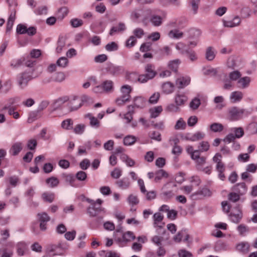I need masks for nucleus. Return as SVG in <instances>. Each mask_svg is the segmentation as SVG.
<instances>
[{
    "label": "nucleus",
    "instance_id": "9",
    "mask_svg": "<svg viewBox=\"0 0 257 257\" xmlns=\"http://www.w3.org/2000/svg\"><path fill=\"white\" fill-rule=\"evenodd\" d=\"M190 82L189 77H180L176 80V85L179 88H183L188 85Z\"/></svg>",
    "mask_w": 257,
    "mask_h": 257
},
{
    "label": "nucleus",
    "instance_id": "59",
    "mask_svg": "<svg viewBox=\"0 0 257 257\" xmlns=\"http://www.w3.org/2000/svg\"><path fill=\"white\" fill-rule=\"evenodd\" d=\"M232 80L229 78H225L223 80V82L224 83V85L223 88L225 90H230L233 87V84L232 83Z\"/></svg>",
    "mask_w": 257,
    "mask_h": 257
},
{
    "label": "nucleus",
    "instance_id": "28",
    "mask_svg": "<svg viewBox=\"0 0 257 257\" xmlns=\"http://www.w3.org/2000/svg\"><path fill=\"white\" fill-rule=\"evenodd\" d=\"M224 128L223 125L220 123L214 122L210 125V130L214 133L221 132Z\"/></svg>",
    "mask_w": 257,
    "mask_h": 257
},
{
    "label": "nucleus",
    "instance_id": "32",
    "mask_svg": "<svg viewBox=\"0 0 257 257\" xmlns=\"http://www.w3.org/2000/svg\"><path fill=\"white\" fill-rule=\"evenodd\" d=\"M162 110L163 109L161 106H158L150 109V112L151 113V117L152 118L157 117L159 115Z\"/></svg>",
    "mask_w": 257,
    "mask_h": 257
},
{
    "label": "nucleus",
    "instance_id": "44",
    "mask_svg": "<svg viewBox=\"0 0 257 257\" xmlns=\"http://www.w3.org/2000/svg\"><path fill=\"white\" fill-rule=\"evenodd\" d=\"M241 74L238 70L233 71L231 72L228 74L229 78L232 81H236L240 78Z\"/></svg>",
    "mask_w": 257,
    "mask_h": 257
},
{
    "label": "nucleus",
    "instance_id": "38",
    "mask_svg": "<svg viewBox=\"0 0 257 257\" xmlns=\"http://www.w3.org/2000/svg\"><path fill=\"white\" fill-rule=\"evenodd\" d=\"M122 237L123 241L126 242L130 241L131 240L135 239V236L133 232L131 231H127L125 233L122 234Z\"/></svg>",
    "mask_w": 257,
    "mask_h": 257
},
{
    "label": "nucleus",
    "instance_id": "16",
    "mask_svg": "<svg viewBox=\"0 0 257 257\" xmlns=\"http://www.w3.org/2000/svg\"><path fill=\"white\" fill-rule=\"evenodd\" d=\"M250 248L249 244L247 242H241L236 245V249L239 252L245 254L247 253Z\"/></svg>",
    "mask_w": 257,
    "mask_h": 257
},
{
    "label": "nucleus",
    "instance_id": "13",
    "mask_svg": "<svg viewBox=\"0 0 257 257\" xmlns=\"http://www.w3.org/2000/svg\"><path fill=\"white\" fill-rule=\"evenodd\" d=\"M115 184L121 189H126L131 185V182L127 177H124L116 181Z\"/></svg>",
    "mask_w": 257,
    "mask_h": 257
},
{
    "label": "nucleus",
    "instance_id": "43",
    "mask_svg": "<svg viewBox=\"0 0 257 257\" xmlns=\"http://www.w3.org/2000/svg\"><path fill=\"white\" fill-rule=\"evenodd\" d=\"M184 53H185L184 55H186V56L192 62L196 60L197 59L196 53L193 50L189 49L188 51H184Z\"/></svg>",
    "mask_w": 257,
    "mask_h": 257
},
{
    "label": "nucleus",
    "instance_id": "55",
    "mask_svg": "<svg viewBox=\"0 0 257 257\" xmlns=\"http://www.w3.org/2000/svg\"><path fill=\"white\" fill-rule=\"evenodd\" d=\"M210 147V145L209 143L207 141H202L199 144L198 150H200V153L201 152H206L207 151Z\"/></svg>",
    "mask_w": 257,
    "mask_h": 257
},
{
    "label": "nucleus",
    "instance_id": "60",
    "mask_svg": "<svg viewBox=\"0 0 257 257\" xmlns=\"http://www.w3.org/2000/svg\"><path fill=\"white\" fill-rule=\"evenodd\" d=\"M149 137L151 139L157 141H161V134L158 132L154 131L153 132H150L149 133Z\"/></svg>",
    "mask_w": 257,
    "mask_h": 257
},
{
    "label": "nucleus",
    "instance_id": "18",
    "mask_svg": "<svg viewBox=\"0 0 257 257\" xmlns=\"http://www.w3.org/2000/svg\"><path fill=\"white\" fill-rule=\"evenodd\" d=\"M242 98L243 93L239 91L232 92L230 96V99L232 103L239 102Z\"/></svg>",
    "mask_w": 257,
    "mask_h": 257
},
{
    "label": "nucleus",
    "instance_id": "27",
    "mask_svg": "<svg viewBox=\"0 0 257 257\" xmlns=\"http://www.w3.org/2000/svg\"><path fill=\"white\" fill-rule=\"evenodd\" d=\"M101 85L104 91L109 92L113 90V83L111 80H105Z\"/></svg>",
    "mask_w": 257,
    "mask_h": 257
},
{
    "label": "nucleus",
    "instance_id": "22",
    "mask_svg": "<svg viewBox=\"0 0 257 257\" xmlns=\"http://www.w3.org/2000/svg\"><path fill=\"white\" fill-rule=\"evenodd\" d=\"M187 100V97L183 94L177 93L175 97V103L178 106L183 105Z\"/></svg>",
    "mask_w": 257,
    "mask_h": 257
},
{
    "label": "nucleus",
    "instance_id": "1",
    "mask_svg": "<svg viewBox=\"0 0 257 257\" xmlns=\"http://www.w3.org/2000/svg\"><path fill=\"white\" fill-rule=\"evenodd\" d=\"M251 111L239 108L236 106L230 108L228 110L229 116L231 120H238L241 119L244 115L248 116L251 114Z\"/></svg>",
    "mask_w": 257,
    "mask_h": 257
},
{
    "label": "nucleus",
    "instance_id": "58",
    "mask_svg": "<svg viewBox=\"0 0 257 257\" xmlns=\"http://www.w3.org/2000/svg\"><path fill=\"white\" fill-rule=\"evenodd\" d=\"M37 215L39 217L38 220H39V222H47L50 220V217L45 212H43L42 213H38Z\"/></svg>",
    "mask_w": 257,
    "mask_h": 257
},
{
    "label": "nucleus",
    "instance_id": "36",
    "mask_svg": "<svg viewBox=\"0 0 257 257\" xmlns=\"http://www.w3.org/2000/svg\"><path fill=\"white\" fill-rule=\"evenodd\" d=\"M240 195L235 192H230L228 194L227 198L229 201L235 203L240 199Z\"/></svg>",
    "mask_w": 257,
    "mask_h": 257
},
{
    "label": "nucleus",
    "instance_id": "54",
    "mask_svg": "<svg viewBox=\"0 0 257 257\" xmlns=\"http://www.w3.org/2000/svg\"><path fill=\"white\" fill-rule=\"evenodd\" d=\"M27 29L28 28L26 25L20 24L17 27L16 31L19 34H25L27 33Z\"/></svg>",
    "mask_w": 257,
    "mask_h": 257
},
{
    "label": "nucleus",
    "instance_id": "63",
    "mask_svg": "<svg viewBox=\"0 0 257 257\" xmlns=\"http://www.w3.org/2000/svg\"><path fill=\"white\" fill-rule=\"evenodd\" d=\"M122 171L118 168H115L111 172V176L114 179L119 178L121 175Z\"/></svg>",
    "mask_w": 257,
    "mask_h": 257
},
{
    "label": "nucleus",
    "instance_id": "51",
    "mask_svg": "<svg viewBox=\"0 0 257 257\" xmlns=\"http://www.w3.org/2000/svg\"><path fill=\"white\" fill-rule=\"evenodd\" d=\"M105 48L108 51H114L118 49V46L115 42H112L106 45Z\"/></svg>",
    "mask_w": 257,
    "mask_h": 257
},
{
    "label": "nucleus",
    "instance_id": "64",
    "mask_svg": "<svg viewBox=\"0 0 257 257\" xmlns=\"http://www.w3.org/2000/svg\"><path fill=\"white\" fill-rule=\"evenodd\" d=\"M179 257H193V254L185 249H180L178 251Z\"/></svg>",
    "mask_w": 257,
    "mask_h": 257
},
{
    "label": "nucleus",
    "instance_id": "34",
    "mask_svg": "<svg viewBox=\"0 0 257 257\" xmlns=\"http://www.w3.org/2000/svg\"><path fill=\"white\" fill-rule=\"evenodd\" d=\"M46 182L47 184L49 185V186L51 188L57 187L59 183V180L55 177H51L46 179Z\"/></svg>",
    "mask_w": 257,
    "mask_h": 257
},
{
    "label": "nucleus",
    "instance_id": "19",
    "mask_svg": "<svg viewBox=\"0 0 257 257\" xmlns=\"http://www.w3.org/2000/svg\"><path fill=\"white\" fill-rule=\"evenodd\" d=\"M125 29V24L123 23H119L118 27L113 26L111 28L109 34L112 36L115 33L123 32Z\"/></svg>",
    "mask_w": 257,
    "mask_h": 257
},
{
    "label": "nucleus",
    "instance_id": "24",
    "mask_svg": "<svg viewBox=\"0 0 257 257\" xmlns=\"http://www.w3.org/2000/svg\"><path fill=\"white\" fill-rule=\"evenodd\" d=\"M205 134L200 132H197L190 137H186V140L190 141H197L203 139L205 137Z\"/></svg>",
    "mask_w": 257,
    "mask_h": 257
},
{
    "label": "nucleus",
    "instance_id": "41",
    "mask_svg": "<svg viewBox=\"0 0 257 257\" xmlns=\"http://www.w3.org/2000/svg\"><path fill=\"white\" fill-rule=\"evenodd\" d=\"M186 127V123L182 118H180L177 121L174 128L176 130H184Z\"/></svg>",
    "mask_w": 257,
    "mask_h": 257
},
{
    "label": "nucleus",
    "instance_id": "42",
    "mask_svg": "<svg viewBox=\"0 0 257 257\" xmlns=\"http://www.w3.org/2000/svg\"><path fill=\"white\" fill-rule=\"evenodd\" d=\"M137 42V39L134 36H131L126 40L125 43V46L128 48H131L133 47Z\"/></svg>",
    "mask_w": 257,
    "mask_h": 257
},
{
    "label": "nucleus",
    "instance_id": "30",
    "mask_svg": "<svg viewBox=\"0 0 257 257\" xmlns=\"http://www.w3.org/2000/svg\"><path fill=\"white\" fill-rule=\"evenodd\" d=\"M131 96V95H122L115 100L116 103L118 105H122L124 104L126 102L130 101V98Z\"/></svg>",
    "mask_w": 257,
    "mask_h": 257
},
{
    "label": "nucleus",
    "instance_id": "17",
    "mask_svg": "<svg viewBox=\"0 0 257 257\" xmlns=\"http://www.w3.org/2000/svg\"><path fill=\"white\" fill-rule=\"evenodd\" d=\"M146 74L148 77L151 79H153L157 75V72L155 70L154 66L151 64H148L145 67Z\"/></svg>",
    "mask_w": 257,
    "mask_h": 257
},
{
    "label": "nucleus",
    "instance_id": "5",
    "mask_svg": "<svg viewBox=\"0 0 257 257\" xmlns=\"http://www.w3.org/2000/svg\"><path fill=\"white\" fill-rule=\"evenodd\" d=\"M106 71L113 76L119 75L124 72V69L122 66H116L112 64H108L106 68Z\"/></svg>",
    "mask_w": 257,
    "mask_h": 257
},
{
    "label": "nucleus",
    "instance_id": "57",
    "mask_svg": "<svg viewBox=\"0 0 257 257\" xmlns=\"http://www.w3.org/2000/svg\"><path fill=\"white\" fill-rule=\"evenodd\" d=\"M132 91V88L128 85H124L121 87V92L123 95H131L130 93Z\"/></svg>",
    "mask_w": 257,
    "mask_h": 257
},
{
    "label": "nucleus",
    "instance_id": "39",
    "mask_svg": "<svg viewBox=\"0 0 257 257\" xmlns=\"http://www.w3.org/2000/svg\"><path fill=\"white\" fill-rule=\"evenodd\" d=\"M65 46V41L63 37L59 38L57 42V47L56 51L60 53L62 51L63 48Z\"/></svg>",
    "mask_w": 257,
    "mask_h": 257
},
{
    "label": "nucleus",
    "instance_id": "49",
    "mask_svg": "<svg viewBox=\"0 0 257 257\" xmlns=\"http://www.w3.org/2000/svg\"><path fill=\"white\" fill-rule=\"evenodd\" d=\"M68 63V60L67 58L62 57L57 60L56 62L57 65L61 67H66Z\"/></svg>",
    "mask_w": 257,
    "mask_h": 257
},
{
    "label": "nucleus",
    "instance_id": "4",
    "mask_svg": "<svg viewBox=\"0 0 257 257\" xmlns=\"http://www.w3.org/2000/svg\"><path fill=\"white\" fill-rule=\"evenodd\" d=\"M192 159L195 162L196 169L198 170H201L202 167L206 163V158L200 157V152H196L192 155Z\"/></svg>",
    "mask_w": 257,
    "mask_h": 257
},
{
    "label": "nucleus",
    "instance_id": "31",
    "mask_svg": "<svg viewBox=\"0 0 257 257\" xmlns=\"http://www.w3.org/2000/svg\"><path fill=\"white\" fill-rule=\"evenodd\" d=\"M15 20V14H11L8 19L7 24V28H6V32L8 33L11 31V29L13 28L14 23Z\"/></svg>",
    "mask_w": 257,
    "mask_h": 257
},
{
    "label": "nucleus",
    "instance_id": "52",
    "mask_svg": "<svg viewBox=\"0 0 257 257\" xmlns=\"http://www.w3.org/2000/svg\"><path fill=\"white\" fill-rule=\"evenodd\" d=\"M26 249V245L24 243H19L17 245V253L19 255L22 256L24 254Z\"/></svg>",
    "mask_w": 257,
    "mask_h": 257
},
{
    "label": "nucleus",
    "instance_id": "14",
    "mask_svg": "<svg viewBox=\"0 0 257 257\" xmlns=\"http://www.w3.org/2000/svg\"><path fill=\"white\" fill-rule=\"evenodd\" d=\"M150 21L154 26H159L162 23V18L161 16L152 15L151 13L148 16V22Z\"/></svg>",
    "mask_w": 257,
    "mask_h": 257
},
{
    "label": "nucleus",
    "instance_id": "25",
    "mask_svg": "<svg viewBox=\"0 0 257 257\" xmlns=\"http://www.w3.org/2000/svg\"><path fill=\"white\" fill-rule=\"evenodd\" d=\"M215 57V53L214 48L212 47H208L207 48L205 52V58L208 61H212Z\"/></svg>",
    "mask_w": 257,
    "mask_h": 257
},
{
    "label": "nucleus",
    "instance_id": "21",
    "mask_svg": "<svg viewBox=\"0 0 257 257\" xmlns=\"http://www.w3.org/2000/svg\"><path fill=\"white\" fill-rule=\"evenodd\" d=\"M155 181L156 182H159L163 177L168 178L169 175L164 170L160 169L158 170L155 173Z\"/></svg>",
    "mask_w": 257,
    "mask_h": 257
},
{
    "label": "nucleus",
    "instance_id": "62",
    "mask_svg": "<svg viewBox=\"0 0 257 257\" xmlns=\"http://www.w3.org/2000/svg\"><path fill=\"white\" fill-rule=\"evenodd\" d=\"M70 24L73 28H77L83 25V21L82 20L78 19H73L70 21Z\"/></svg>",
    "mask_w": 257,
    "mask_h": 257
},
{
    "label": "nucleus",
    "instance_id": "10",
    "mask_svg": "<svg viewBox=\"0 0 257 257\" xmlns=\"http://www.w3.org/2000/svg\"><path fill=\"white\" fill-rule=\"evenodd\" d=\"M82 106V102L78 99L77 96H74L73 99L71 100L69 103V107L70 111L77 110Z\"/></svg>",
    "mask_w": 257,
    "mask_h": 257
},
{
    "label": "nucleus",
    "instance_id": "48",
    "mask_svg": "<svg viewBox=\"0 0 257 257\" xmlns=\"http://www.w3.org/2000/svg\"><path fill=\"white\" fill-rule=\"evenodd\" d=\"M227 66L228 68L234 69L236 67L235 58L234 56H230L227 60Z\"/></svg>",
    "mask_w": 257,
    "mask_h": 257
},
{
    "label": "nucleus",
    "instance_id": "40",
    "mask_svg": "<svg viewBox=\"0 0 257 257\" xmlns=\"http://www.w3.org/2000/svg\"><path fill=\"white\" fill-rule=\"evenodd\" d=\"M231 131L234 133L235 135L234 136L235 137V138H240L244 135V131L241 127L232 128H231Z\"/></svg>",
    "mask_w": 257,
    "mask_h": 257
},
{
    "label": "nucleus",
    "instance_id": "26",
    "mask_svg": "<svg viewBox=\"0 0 257 257\" xmlns=\"http://www.w3.org/2000/svg\"><path fill=\"white\" fill-rule=\"evenodd\" d=\"M41 112L37 109L36 110L32 111L29 114L28 121L31 122L41 117Z\"/></svg>",
    "mask_w": 257,
    "mask_h": 257
},
{
    "label": "nucleus",
    "instance_id": "56",
    "mask_svg": "<svg viewBox=\"0 0 257 257\" xmlns=\"http://www.w3.org/2000/svg\"><path fill=\"white\" fill-rule=\"evenodd\" d=\"M68 10L67 7H64L60 8L58 11V17L61 19H63L68 14Z\"/></svg>",
    "mask_w": 257,
    "mask_h": 257
},
{
    "label": "nucleus",
    "instance_id": "11",
    "mask_svg": "<svg viewBox=\"0 0 257 257\" xmlns=\"http://www.w3.org/2000/svg\"><path fill=\"white\" fill-rule=\"evenodd\" d=\"M103 211V209L100 206L96 207L95 203H94L92 206H89L87 208V212L91 217H95L97 216L99 213Z\"/></svg>",
    "mask_w": 257,
    "mask_h": 257
},
{
    "label": "nucleus",
    "instance_id": "45",
    "mask_svg": "<svg viewBox=\"0 0 257 257\" xmlns=\"http://www.w3.org/2000/svg\"><path fill=\"white\" fill-rule=\"evenodd\" d=\"M55 195L54 193L45 192L42 194V198L45 201L51 203L54 199Z\"/></svg>",
    "mask_w": 257,
    "mask_h": 257
},
{
    "label": "nucleus",
    "instance_id": "3",
    "mask_svg": "<svg viewBox=\"0 0 257 257\" xmlns=\"http://www.w3.org/2000/svg\"><path fill=\"white\" fill-rule=\"evenodd\" d=\"M33 78L32 75L28 72H23L20 74L17 77V82L19 86L24 89L28 84L29 81Z\"/></svg>",
    "mask_w": 257,
    "mask_h": 257
},
{
    "label": "nucleus",
    "instance_id": "47",
    "mask_svg": "<svg viewBox=\"0 0 257 257\" xmlns=\"http://www.w3.org/2000/svg\"><path fill=\"white\" fill-rule=\"evenodd\" d=\"M73 121L71 119H67L62 121L61 126L66 130H71L72 128Z\"/></svg>",
    "mask_w": 257,
    "mask_h": 257
},
{
    "label": "nucleus",
    "instance_id": "61",
    "mask_svg": "<svg viewBox=\"0 0 257 257\" xmlns=\"http://www.w3.org/2000/svg\"><path fill=\"white\" fill-rule=\"evenodd\" d=\"M75 177L79 181H83L87 178V174L83 171H80L76 174Z\"/></svg>",
    "mask_w": 257,
    "mask_h": 257
},
{
    "label": "nucleus",
    "instance_id": "15",
    "mask_svg": "<svg viewBox=\"0 0 257 257\" xmlns=\"http://www.w3.org/2000/svg\"><path fill=\"white\" fill-rule=\"evenodd\" d=\"M85 117H87L89 119V124L91 127L94 128H98L99 127L100 125V121L98 120L97 118L92 116V114L88 113L86 114Z\"/></svg>",
    "mask_w": 257,
    "mask_h": 257
},
{
    "label": "nucleus",
    "instance_id": "46",
    "mask_svg": "<svg viewBox=\"0 0 257 257\" xmlns=\"http://www.w3.org/2000/svg\"><path fill=\"white\" fill-rule=\"evenodd\" d=\"M136 141L135 137L132 136H127L123 139V144L125 146H130L134 144Z\"/></svg>",
    "mask_w": 257,
    "mask_h": 257
},
{
    "label": "nucleus",
    "instance_id": "29",
    "mask_svg": "<svg viewBox=\"0 0 257 257\" xmlns=\"http://www.w3.org/2000/svg\"><path fill=\"white\" fill-rule=\"evenodd\" d=\"M168 36L172 38L180 39L183 36V33L179 30L174 29L169 32Z\"/></svg>",
    "mask_w": 257,
    "mask_h": 257
},
{
    "label": "nucleus",
    "instance_id": "23",
    "mask_svg": "<svg viewBox=\"0 0 257 257\" xmlns=\"http://www.w3.org/2000/svg\"><path fill=\"white\" fill-rule=\"evenodd\" d=\"M66 76L64 72H58L52 75L53 81L56 82H61L65 79Z\"/></svg>",
    "mask_w": 257,
    "mask_h": 257
},
{
    "label": "nucleus",
    "instance_id": "20",
    "mask_svg": "<svg viewBox=\"0 0 257 257\" xmlns=\"http://www.w3.org/2000/svg\"><path fill=\"white\" fill-rule=\"evenodd\" d=\"M174 85L170 82H167L162 84V88L164 93L168 94L172 93L174 90Z\"/></svg>",
    "mask_w": 257,
    "mask_h": 257
},
{
    "label": "nucleus",
    "instance_id": "12",
    "mask_svg": "<svg viewBox=\"0 0 257 257\" xmlns=\"http://www.w3.org/2000/svg\"><path fill=\"white\" fill-rule=\"evenodd\" d=\"M23 148V143L16 142L14 143L10 150V153L13 156H17L22 150Z\"/></svg>",
    "mask_w": 257,
    "mask_h": 257
},
{
    "label": "nucleus",
    "instance_id": "35",
    "mask_svg": "<svg viewBox=\"0 0 257 257\" xmlns=\"http://www.w3.org/2000/svg\"><path fill=\"white\" fill-rule=\"evenodd\" d=\"M250 81V78L248 77H244L239 79L237 81V83L240 85V86H239V87L242 88L247 87L249 84Z\"/></svg>",
    "mask_w": 257,
    "mask_h": 257
},
{
    "label": "nucleus",
    "instance_id": "6",
    "mask_svg": "<svg viewBox=\"0 0 257 257\" xmlns=\"http://www.w3.org/2000/svg\"><path fill=\"white\" fill-rule=\"evenodd\" d=\"M151 13V10H147L145 11H139L138 12H134L132 14V16L135 19H138L139 18L143 17L142 22L144 24L148 23V16Z\"/></svg>",
    "mask_w": 257,
    "mask_h": 257
},
{
    "label": "nucleus",
    "instance_id": "50",
    "mask_svg": "<svg viewBox=\"0 0 257 257\" xmlns=\"http://www.w3.org/2000/svg\"><path fill=\"white\" fill-rule=\"evenodd\" d=\"M201 104L200 100L195 97L192 100L190 103V107L193 110L197 109Z\"/></svg>",
    "mask_w": 257,
    "mask_h": 257
},
{
    "label": "nucleus",
    "instance_id": "37",
    "mask_svg": "<svg viewBox=\"0 0 257 257\" xmlns=\"http://www.w3.org/2000/svg\"><path fill=\"white\" fill-rule=\"evenodd\" d=\"M181 61L179 59H176L169 62L168 66L170 69L176 72L178 70V66Z\"/></svg>",
    "mask_w": 257,
    "mask_h": 257
},
{
    "label": "nucleus",
    "instance_id": "2",
    "mask_svg": "<svg viewBox=\"0 0 257 257\" xmlns=\"http://www.w3.org/2000/svg\"><path fill=\"white\" fill-rule=\"evenodd\" d=\"M133 104L127 106V109L134 110L135 108L142 109L147 104V99L142 96H136L133 98Z\"/></svg>",
    "mask_w": 257,
    "mask_h": 257
},
{
    "label": "nucleus",
    "instance_id": "33",
    "mask_svg": "<svg viewBox=\"0 0 257 257\" xmlns=\"http://www.w3.org/2000/svg\"><path fill=\"white\" fill-rule=\"evenodd\" d=\"M222 156L220 153H216L213 157V161L216 163V168L225 166L221 161Z\"/></svg>",
    "mask_w": 257,
    "mask_h": 257
},
{
    "label": "nucleus",
    "instance_id": "8",
    "mask_svg": "<svg viewBox=\"0 0 257 257\" xmlns=\"http://www.w3.org/2000/svg\"><path fill=\"white\" fill-rule=\"evenodd\" d=\"M232 190H233L235 193L239 194L240 196L244 195L247 190V187L245 183H237L234 185Z\"/></svg>",
    "mask_w": 257,
    "mask_h": 257
},
{
    "label": "nucleus",
    "instance_id": "7",
    "mask_svg": "<svg viewBox=\"0 0 257 257\" xmlns=\"http://www.w3.org/2000/svg\"><path fill=\"white\" fill-rule=\"evenodd\" d=\"M234 209L235 210V212H231L229 214V216L232 222L235 223H238L242 217V213L238 206L235 207Z\"/></svg>",
    "mask_w": 257,
    "mask_h": 257
},
{
    "label": "nucleus",
    "instance_id": "53",
    "mask_svg": "<svg viewBox=\"0 0 257 257\" xmlns=\"http://www.w3.org/2000/svg\"><path fill=\"white\" fill-rule=\"evenodd\" d=\"M65 180L71 186L76 187L75 184V178L71 174L65 175L64 176Z\"/></svg>",
    "mask_w": 257,
    "mask_h": 257
}]
</instances>
